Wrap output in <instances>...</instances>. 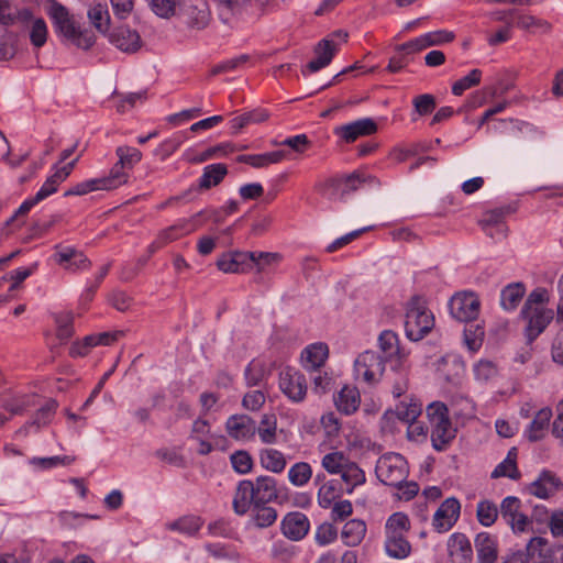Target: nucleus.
I'll return each mask as SVG.
<instances>
[{"instance_id":"c03bdc74","label":"nucleus","mask_w":563,"mask_h":563,"mask_svg":"<svg viewBox=\"0 0 563 563\" xmlns=\"http://www.w3.org/2000/svg\"><path fill=\"white\" fill-rule=\"evenodd\" d=\"M88 19L90 23L100 32L107 33L110 25V14L106 3H96L89 8Z\"/></svg>"},{"instance_id":"5701e85b","label":"nucleus","mask_w":563,"mask_h":563,"mask_svg":"<svg viewBox=\"0 0 563 563\" xmlns=\"http://www.w3.org/2000/svg\"><path fill=\"white\" fill-rule=\"evenodd\" d=\"M336 51H338V43L334 42L333 38L321 40L314 48L316 58H313L307 65V70H309L310 73H316V71L324 68L325 66H328L331 63Z\"/></svg>"},{"instance_id":"2eb2a0df","label":"nucleus","mask_w":563,"mask_h":563,"mask_svg":"<svg viewBox=\"0 0 563 563\" xmlns=\"http://www.w3.org/2000/svg\"><path fill=\"white\" fill-rule=\"evenodd\" d=\"M563 486L560 477L555 473L549 470H543L538 477L529 484L527 490L530 495L541 499H548Z\"/></svg>"},{"instance_id":"3c124183","label":"nucleus","mask_w":563,"mask_h":563,"mask_svg":"<svg viewBox=\"0 0 563 563\" xmlns=\"http://www.w3.org/2000/svg\"><path fill=\"white\" fill-rule=\"evenodd\" d=\"M485 331L479 324H468L464 329V342L467 349L476 352L481 349L484 341Z\"/></svg>"},{"instance_id":"4d7b16f0","label":"nucleus","mask_w":563,"mask_h":563,"mask_svg":"<svg viewBox=\"0 0 563 563\" xmlns=\"http://www.w3.org/2000/svg\"><path fill=\"white\" fill-rule=\"evenodd\" d=\"M421 411V404L417 401H410L401 402L400 405H398L395 415L400 421L409 423L413 422V420H416L420 416Z\"/></svg>"},{"instance_id":"20e7f679","label":"nucleus","mask_w":563,"mask_h":563,"mask_svg":"<svg viewBox=\"0 0 563 563\" xmlns=\"http://www.w3.org/2000/svg\"><path fill=\"white\" fill-rule=\"evenodd\" d=\"M375 473L384 485H400L407 479L409 467L402 455L390 452L382 455L377 460Z\"/></svg>"},{"instance_id":"774afa93","label":"nucleus","mask_w":563,"mask_h":563,"mask_svg":"<svg viewBox=\"0 0 563 563\" xmlns=\"http://www.w3.org/2000/svg\"><path fill=\"white\" fill-rule=\"evenodd\" d=\"M230 460L234 471L240 474H246L252 470L253 460L246 451H236Z\"/></svg>"},{"instance_id":"49530a36","label":"nucleus","mask_w":563,"mask_h":563,"mask_svg":"<svg viewBox=\"0 0 563 563\" xmlns=\"http://www.w3.org/2000/svg\"><path fill=\"white\" fill-rule=\"evenodd\" d=\"M251 269L256 267L257 272H264L269 267L277 266L282 261V255L275 252H251Z\"/></svg>"},{"instance_id":"9d476101","label":"nucleus","mask_w":563,"mask_h":563,"mask_svg":"<svg viewBox=\"0 0 563 563\" xmlns=\"http://www.w3.org/2000/svg\"><path fill=\"white\" fill-rule=\"evenodd\" d=\"M307 380L303 374L292 367L279 374V389L292 402H301L307 395Z\"/></svg>"},{"instance_id":"0e129e2a","label":"nucleus","mask_w":563,"mask_h":563,"mask_svg":"<svg viewBox=\"0 0 563 563\" xmlns=\"http://www.w3.org/2000/svg\"><path fill=\"white\" fill-rule=\"evenodd\" d=\"M180 0H148L153 12L161 18H169L175 14Z\"/></svg>"},{"instance_id":"dca6fc26","label":"nucleus","mask_w":563,"mask_h":563,"mask_svg":"<svg viewBox=\"0 0 563 563\" xmlns=\"http://www.w3.org/2000/svg\"><path fill=\"white\" fill-rule=\"evenodd\" d=\"M225 431L236 441H249L256 433V422L247 415H233L225 422Z\"/></svg>"},{"instance_id":"6ab92c4d","label":"nucleus","mask_w":563,"mask_h":563,"mask_svg":"<svg viewBox=\"0 0 563 563\" xmlns=\"http://www.w3.org/2000/svg\"><path fill=\"white\" fill-rule=\"evenodd\" d=\"M310 529L308 517L299 511L287 514L282 521V530L286 538L299 541L303 539Z\"/></svg>"},{"instance_id":"7c9ffc66","label":"nucleus","mask_w":563,"mask_h":563,"mask_svg":"<svg viewBox=\"0 0 563 563\" xmlns=\"http://www.w3.org/2000/svg\"><path fill=\"white\" fill-rule=\"evenodd\" d=\"M255 505H264L277 497L276 481L271 476H260L253 483Z\"/></svg>"},{"instance_id":"4c0bfd02","label":"nucleus","mask_w":563,"mask_h":563,"mask_svg":"<svg viewBox=\"0 0 563 563\" xmlns=\"http://www.w3.org/2000/svg\"><path fill=\"white\" fill-rule=\"evenodd\" d=\"M366 533V525L358 519L349 520L341 532L343 542L349 547H355L362 542Z\"/></svg>"},{"instance_id":"39448f33","label":"nucleus","mask_w":563,"mask_h":563,"mask_svg":"<svg viewBox=\"0 0 563 563\" xmlns=\"http://www.w3.org/2000/svg\"><path fill=\"white\" fill-rule=\"evenodd\" d=\"M385 371V360L375 351H365L354 361V377L368 385L377 384Z\"/></svg>"},{"instance_id":"4468645a","label":"nucleus","mask_w":563,"mask_h":563,"mask_svg":"<svg viewBox=\"0 0 563 563\" xmlns=\"http://www.w3.org/2000/svg\"><path fill=\"white\" fill-rule=\"evenodd\" d=\"M251 252L229 251L222 253L217 260V267L224 274H243L251 271Z\"/></svg>"},{"instance_id":"e433bc0d","label":"nucleus","mask_w":563,"mask_h":563,"mask_svg":"<svg viewBox=\"0 0 563 563\" xmlns=\"http://www.w3.org/2000/svg\"><path fill=\"white\" fill-rule=\"evenodd\" d=\"M256 433L262 443L275 444L278 439L277 418L274 413H265L262 416Z\"/></svg>"},{"instance_id":"cd10ccee","label":"nucleus","mask_w":563,"mask_h":563,"mask_svg":"<svg viewBox=\"0 0 563 563\" xmlns=\"http://www.w3.org/2000/svg\"><path fill=\"white\" fill-rule=\"evenodd\" d=\"M439 374L449 383H456L465 372L464 362L454 354L443 356L437 367Z\"/></svg>"},{"instance_id":"393cba45","label":"nucleus","mask_w":563,"mask_h":563,"mask_svg":"<svg viewBox=\"0 0 563 563\" xmlns=\"http://www.w3.org/2000/svg\"><path fill=\"white\" fill-rule=\"evenodd\" d=\"M329 356V347L323 342L312 343L301 352L302 366L308 371L320 368Z\"/></svg>"},{"instance_id":"603ef678","label":"nucleus","mask_w":563,"mask_h":563,"mask_svg":"<svg viewBox=\"0 0 563 563\" xmlns=\"http://www.w3.org/2000/svg\"><path fill=\"white\" fill-rule=\"evenodd\" d=\"M378 344L385 357H394L399 353V340L394 331H383L378 338Z\"/></svg>"},{"instance_id":"a878e982","label":"nucleus","mask_w":563,"mask_h":563,"mask_svg":"<svg viewBox=\"0 0 563 563\" xmlns=\"http://www.w3.org/2000/svg\"><path fill=\"white\" fill-rule=\"evenodd\" d=\"M336 409L349 416L357 411L361 405V395L356 387L345 385L334 397Z\"/></svg>"},{"instance_id":"a211bd4d","label":"nucleus","mask_w":563,"mask_h":563,"mask_svg":"<svg viewBox=\"0 0 563 563\" xmlns=\"http://www.w3.org/2000/svg\"><path fill=\"white\" fill-rule=\"evenodd\" d=\"M54 260L64 269L71 273L87 271L91 266V262L84 253L69 246L58 250L54 254Z\"/></svg>"},{"instance_id":"6e6552de","label":"nucleus","mask_w":563,"mask_h":563,"mask_svg":"<svg viewBox=\"0 0 563 563\" xmlns=\"http://www.w3.org/2000/svg\"><path fill=\"white\" fill-rule=\"evenodd\" d=\"M500 516L515 534L532 531V520L521 511V500L508 496L500 504Z\"/></svg>"},{"instance_id":"052dcab7","label":"nucleus","mask_w":563,"mask_h":563,"mask_svg":"<svg viewBox=\"0 0 563 563\" xmlns=\"http://www.w3.org/2000/svg\"><path fill=\"white\" fill-rule=\"evenodd\" d=\"M474 376L478 382H488L497 375L495 363L488 360H479L473 367Z\"/></svg>"},{"instance_id":"7ed1b4c3","label":"nucleus","mask_w":563,"mask_h":563,"mask_svg":"<svg viewBox=\"0 0 563 563\" xmlns=\"http://www.w3.org/2000/svg\"><path fill=\"white\" fill-rule=\"evenodd\" d=\"M427 416L430 421L431 442L437 451H443L455 438V429L452 427L448 415V408L442 402H433L427 408Z\"/></svg>"},{"instance_id":"bb28decb","label":"nucleus","mask_w":563,"mask_h":563,"mask_svg":"<svg viewBox=\"0 0 563 563\" xmlns=\"http://www.w3.org/2000/svg\"><path fill=\"white\" fill-rule=\"evenodd\" d=\"M478 563H495L498 558L496 539L488 532H481L475 538Z\"/></svg>"},{"instance_id":"f8f14e48","label":"nucleus","mask_w":563,"mask_h":563,"mask_svg":"<svg viewBox=\"0 0 563 563\" xmlns=\"http://www.w3.org/2000/svg\"><path fill=\"white\" fill-rule=\"evenodd\" d=\"M521 316L527 322L525 328L527 339L529 342H532L551 322L553 319V311L545 307L529 309V311L522 309Z\"/></svg>"},{"instance_id":"58836bf2","label":"nucleus","mask_w":563,"mask_h":563,"mask_svg":"<svg viewBox=\"0 0 563 563\" xmlns=\"http://www.w3.org/2000/svg\"><path fill=\"white\" fill-rule=\"evenodd\" d=\"M517 450L512 448L508 451L507 456L493 471L492 477H508L510 479H519L520 472L517 467Z\"/></svg>"},{"instance_id":"a19ab883","label":"nucleus","mask_w":563,"mask_h":563,"mask_svg":"<svg viewBox=\"0 0 563 563\" xmlns=\"http://www.w3.org/2000/svg\"><path fill=\"white\" fill-rule=\"evenodd\" d=\"M261 465L273 473H282L287 461L283 452L275 449H264L260 453Z\"/></svg>"},{"instance_id":"9b49d317","label":"nucleus","mask_w":563,"mask_h":563,"mask_svg":"<svg viewBox=\"0 0 563 563\" xmlns=\"http://www.w3.org/2000/svg\"><path fill=\"white\" fill-rule=\"evenodd\" d=\"M201 214V212L195 214L190 219H180L175 224L169 228L163 230L157 239L151 244V252H155L156 250L163 247L167 243H170L175 240H178L181 236L188 235L189 233L196 231L198 229V224L196 219Z\"/></svg>"},{"instance_id":"c85d7f7f","label":"nucleus","mask_w":563,"mask_h":563,"mask_svg":"<svg viewBox=\"0 0 563 563\" xmlns=\"http://www.w3.org/2000/svg\"><path fill=\"white\" fill-rule=\"evenodd\" d=\"M117 189L109 176H102L97 178H91L78 183L70 187L65 196H84L92 191L98 190H113Z\"/></svg>"},{"instance_id":"473e14b6","label":"nucleus","mask_w":563,"mask_h":563,"mask_svg":"<svg viewBox=\"0 0 563 563\" xmlns=\"http://www.w3.org/2000/svg\"><path fill=\"white\" fill-rule=\"evenodd\" d=\"M286 157L284 151H274L263 154H249L238 157L240 163H245L254 168H264L272 164L280 163Z\"/></svg>"},{"instance_id":"f704fd0d","label":"nucleus","mask_w":563,"mask_h":563,"mask_svg":"<svg viewBox=\"0 0 563 563\" xmlns=\"http://www.w3.org/2000/svg\"><path fill=\"white\" fill-rule=\"evenodd\" d=\"M76 461L75 456L71 455H56L48 457H31L27 463L35 472H42L52 470L58 466H68Z\"/></svg>"},{"instance_id":"09e8293b","label":"nucleus","mask_w":563,"mask_h":563,"mask_svg":"<svg viewBox=\"0 0 563 563\" xmlns=\"http://www.w3.org/2000/svg\"><path fill=\"white\" fill-rule=\"evenodd\" d=\"M500 514V508L489 500H482L477 505L476 515L481 525L485 527H489L495 523L498 515Z\"/></svg>"},{"instance_id":"e2e57ef3","label":"nucleus","mask_w":563,"mask_h":563,"mask_svg":"<svg viewBox=\"0 0 563 563\" xmlns=\"http://www.w3.org/2000/svg\"><path fill=\"white\" fill-rule=\"evenodd\" d=\"M233 151H234V148L230 143L219 144V145L209 147L206 151L201 152L198 156H196L192 159V162L194 163H203L211 158L225 156L229 153H232Z\"/></svg>"},{"instance_id":"de8ad7c7","label":"nucleus","mask_w":563,"mask_h":563,"mask_svg":"<svg viewBox=\"0 0 563 563\" xmlns=\"http://www.w3.org/2000/svg\"><path fill=\"white\" fill-rule=\"evenodd\" d=\"M312 477V468L307 462H297L288 470V481L296 487H302Z\"/></svg>"},{"instance_id":"864d4df0","label":"nucleus","mask_w":563,"mask_h":563,"mask_svg":"<svg viewBox=\"0 0 563 563\" xmlns=\"http://www.w3.org/2000/svg\"><path fill=\"white\" fill-rule=\"evenodd\" d=\"M277 519V511L275 508L264 505H255L253 515V522L258 528H267L272 526Z\"/></svg>"},{"instance_id":"412c9836","label":"nucleus","mask_w":563,"mask_h":563,"mask_svg":"<svg viewBox=\"0 0 563 563\" xmlns=\"http://www.w3.org/2000/svg\"><path fill=\"white\" fill-rule=\"evenodd\" d=\"M48 15L52 19L56 31L66 38L74 35L75 31L79 27L69 11L58 2H53L51 4Z\"/></svg>"},{"instance_id":"f3484780","label":"nucleus","mask_w":563,"mask_h":563,"mask_svg":"<svg viewBox=\"0 0 563 563\" xmlns=\"http://www.w3.org/2000/svg\"><path fill=\"white\" fill-rule=\"evenodd\" d=\"M377 131V124L371 118H364L334 129V134L346 143L356 141L360 136L371 135Z\"/></svg>"},{"instance_id":"4be33fe9","label":"nucleus","mask_w":563,"mask_h":563,"mask_svg":"<svg viewBox=\"0 0 563 563\" xmlns=\"http://www.w3.org/2000/svg\"><path fill=\"white\" fill-rule=\"evenodd\" d=\"M448 554L453 563H471L473 549L470 540L463 533L455 532L448 540Z\"/></svg>"},{"instance_id":"680f3d73","label":"nucleus","mask_w":563,"mask_h":563,"mask_svg":"<svg viewBox=\"0 0 563 563\" xmlns=\"http://www.w3.org/2000/svg\"><path fill=\"white\" fill-rule=\"evenodd\" d=\"M265 367L260 361H252L245 368L244 377L247 386H257L264 379Z\"/></svg>"},{"instance_id":"69168bd1","label":"nucleus","mask_w":563,"mask_h":563,"mask_svg":"<svg viewBox=\"0 0 563 563\" xmlns=\"http://www.w3.org/2000/svg\"><path fill=\"white\" fill-rule=\"evenodd\" d=\"M31 43L35 47H42L47 40V25L43 19H35L30 31Z\"/></svg>"},{"instance_id":"338daca9","label":"nucleus","mask_w":563,"mask_h":563,"mask_svg":"<svg viewBox=\"0 0 563 563\" xmlns=\"http://www.w3.org/2000/svg\"><path fill=\"white\" fill-rule=\"evenodd\" d=\"M184 141L185 136L181 133L174 134L159 144L157 155H159L162 159L167 158L179 148Z\"/></svg>"},{"instance_id":"0eeeda50","label":"nucleus","mask_w":563,"mask_h":563,"mask_svg":"<svg viewBox=\"0 0 563 563\" xmlns=\"http://www.w3.org/2000/svg\"><path fill=\"white\" fill-rule=\"evenodd\" d=\"M115 155L118 157V162L110 169L108 176L115 188H119L129 181V174L126 170L132 169L142 159V153L136 147L122 145L117 147Z\"/></svg>"},{"instance_id":"c9c22d12","label":"nucleus","mask_w":563,"mask_h":563,"mask_svg":"<svg viewBox=\"0 0 563 563\" xmlns=\"http://www.w3.org/2000/svg\"><path fill=\"white\" fill-rule=\"evenodd\" d=\"M122 335V332L115 331V332H103L95 335H88L84 340V345L71 349L73 355H86L87 349L91 346L97 345H110L113 342H115L120 336Z\"/></svg>"},{"instance_id":"aec40b11","label":"nucleus","mask_w":563,"mask_h":563,"mask_svg":"<svg viewBox=\"0 0 563 563\" xmlns=\"http://www.w3.org/2000/svg\"><path fill=\"white\" fill-rule=\"evenodd\" d=\"M108 40L124 53H135L142 44L139 33L128 26L115 27L108 34Z\"/></svg>"},{"instance_id":"79ce46f5","label":"nucleus","mask_w":563,"mask_h":563,"mask_svg":"<svg viewBox=\"0 0 563 563\" xmlns=\"http://www.w3.org/2000/svg\"><path fill=\"white\" fill-rule=\"evenodd\" d=\"M228 174V168L224 164L217 163L208 165L203 168V173L199 178V187L201 189H209L219 185Z\"/></svg>"},{"instance_id":"423d86ee","label":"nucleus","mask_w":563,"mask_h":563,"mask_svg":"<svg viewBox=\"0 0 563 563\" xmlns=\"http://www.w3.org/2000/svg\"><path fill=\"white\" fill-rule=\"evenodd\" d=\"M526 552L531 563H563V545L543 537H532Z\"/></svg>"},{"instance_id":"c756f323","label":"nucleus","mask_w":563,"mask_h":563,"mask_svg":"<svg viewBox=\"0 0 563 563\" xmlns=\"http://www.w3.org/2000/svg\"><path fill=\"white\" fill-rule=\"evenodd\" d=\"M255 505L253 482L241 481L233 498V509L238 515H245L252 505Z\"/></svg>"},{"instance_id":"bf43d9fd","label":"nucleus","mask_w":563,"mask_h":563,"mask_svg":"<svg viewBox=\"0 0 563 563\" xmlns=\"http://www.w3.org/2000/svg\"><path fill=\"white\" fill-rule=\"evenodd\" d=\"M338 496L336 483L335 481H329L322 484L318 490L317 499L318 505L321 508L328 509L333 504L334 499Z\"/></svg>"},{"instance_id":"a18cd8bd","label":"nucleus","mask_w":563,"mask_h":563,"mask_svg":"<svg viewBox=\"0 0 563 563\" xmlns=\"http://www.w3.org/2000/svg\"><path fill=\"white\" fill-rule=\"evenodd\" d=\"M366 179L364 174L354 172L350 175L334 177L329 183L331 186L340 189L342 194H349L358 189Z\"/></svg>"},{"instance_id":"6e6d98bb","label":"nucleus","mask_w":563,"mask_h":563,"mask_svg":"<svg viewBox=\"0 0 563 563\" xmlns=\"http://www.w3.org/2000/svg\"><path fill=\"white\" fill-rule=\"evenodd\" d=\"M347 463L345 455L339 451L325 454L321 461L322 467L330 474H340Z\"/></svg>"},{"instance_id":"f257e3e1","label":"nucleus","mask_w":563,"mask_h":563,"mask_svg":"<svg viewBox=\"0 0 563 563\" xmlns=\"http://www.w3.org/2000/svg\"><path fill=\"white\" fill-rule=\"evenodd\" d=\"M410 530V519L404 512H395L385 523V551L388 556L397 560L407 558L411 545L407 539Z\"/></svg>"},{"instance_id":"2f4dec72","label":"nucleus","mask_w":563,"mask_h":563,"mask_svg":"<svg viewBox=\"0 0 563 563\" xmlns=\"http://www.w3.org/2000/svg\"><path fill=\"white\" fill-rule=\"evenodd\" d=\"M203 526L199 516L186 515L165 525L169 531H177L186 536H195Z\"/></svg>"},{"instance_id":"ddd939ff","label":"nucleus","mask_w":563,"mask_h":563,"mask_svg":"<svg viewBox=\"0 0 563 563\" xmlns=\"http://www.w3.org/2000/svg\"><path fill=\"white\" fill-rule=\"evenodd\" d=\"M461 505L456 498H446L433 515L432 526L439 533L452 529L460 517Z\"/></svg>"},{"instance_id":"13d9d810","label":"nucleus","mask_w":563,"mask_h":563,"mask_svg":"<svg viewBox=\"0 0 563 563\" xmlns=\"http://www.w3.org/2000/svg\"><path fill=\"white\" fill-rule=\"evenodd\" d=\"M57 407V401L54 399H49L41 409L37 410L32 422L29 426H35L37 429L47 426L52 421Z\"/></svg>"},{"instance_id":"8fccbe9b","label":"nucleus","mask_w":563,"mask_h":563,"mask_svg":"<svg viewBox=\"0 0 563 563\" xmlns=\"http://www.w3.org/2000/svg\"><path fill=\"white\" fill-rule=\"evenodd\" d=\"M517 26L530 32L547 34L551 31V24L533 15H521L518 18Z\"/></svg>"},{"instance_id":"5fc2aeb1","label":"nucleus","mask_w":563,"mask_h":563,"mask_svg":"<svg viewBox=\"0 0 563 563\" xmlns=\"http://www.w3.org/2000/svg\"><path fill=\"white\" fill-rule=\"evenodd\" d=\"M482 79V70L475 68L472 69L466 76L456 80L452 85V93L454 96H462L464 91L477 86Z\"/></svg>"},{"instance_id":"72a5a7b5","label":"nucleus","mask_w":563,"mask_h":563,"mask_svg":"<svg viewBox=\"0 0 563 563\" xmlns=\"http://www.w3.org/2000/svg\"><path fill=\"white\" fill-rule=\"evenodd\" d=\"M526 294V287L522 283H512L507 285L500 292V305L507 311L515 310Z\"/></svg>"},{"instance_id":"ea45409f","label":"nucleus","mask_w":563,"mask_h":563,"mask_svg":"<svg viewBox=\"0 0 563 563\" xmlns=\"http://www.w3.org/2000/svg\"><path fill=\"white\" fill-rule=\"evenodd\" d=\"M341 478L344 482L347 494H352L354 488L365 484V472L354 462H349L341 471Z\"/></svg>"},{"instance_id":"b1692460","label":"nucleus","mask_w":563,"mask_h":563,"mask_svg":"<svg viewBox=\"0 0 563 563\" xmlns=\"http://www.w3.org/2000/svg\"><path fill=\"white\" fill-rule=\"evenodd\" d=\"M552 416V409L549 407H544L538 410L534 418L525 431L526 438L531 442L542 440L548 432Z\"/></svg>"},{"instance_id":"1a4fd4ad","label":"nucleus","mask_w":563,"mask_h":563,"mask_svg":"<svg viewBox=\"0 0 563 563\" xmlns=\"http://www.w3.org/2000/svg\"><path fill=\"white\" fill-rule=\"evenodd\" d=\"M479 310L481 301L475 292H457L450 300V312L454 319L461 322L475 320Z\"/></svg>"},{"instance_id":"37998d69","label":"nucleus","mask_w":563,"mask_h":563,"mask_svg":"<svg viewBox=\"0 0 563 563\" xmlns=\"http://www.w3.org/2000/svg\"><path fill=\"white\" fill-rule=\"evenodd\" d=\"M31 19V12L27 9L19 10L10 4L8 0H0V23L2 25H12L16 21H27Z\"/></svg>"},{"instance_id":"f03ea898","label":"nucleus","mask_w":563,"mask_h":563,"mask_svg":"<svg viewBox=\"0 0 563 563\" xmlns=\"http://www.w3.org/2000/svg\"><path fill=\"white\" fill-rule=\"evenodd\" d=\"M434 318L421 297H412L406 307L405 332L409 340L423 339L433 328Z\"/></svg>"}]
</instances>
